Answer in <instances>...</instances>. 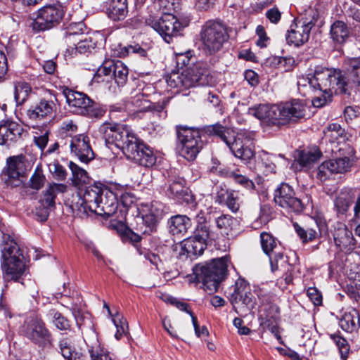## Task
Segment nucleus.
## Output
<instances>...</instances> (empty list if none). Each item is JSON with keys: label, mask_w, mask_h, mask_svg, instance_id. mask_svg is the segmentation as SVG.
<instances>
[{"label": "nucleus", "mask_w": 360, "mask_h": 360, "mask_svg": "<svg viewBox=\"0 0 360 360\" xmlns=\"http://www.w3.org/2000/svg\"><path fill=\"white\" fill-rule=\"evenodd\" d=\"M319 18V13L314 8L306 11L304 16L295 20L290 25V29L286 34V41L288 44L300 46L308 41L312 27Z\"/></svg>", "instance_id": "nucleus-11"}, {"label": "nucleus", "mask_w": 360, "mask_h": 360, "mask_svg": "<svg viewBox=\"0 0 360 360\" xmlns=\"http://www.w3.org/2000/svg\"><path fill=\"white\" fill-rule=\"evenodd\" d=\"M112 322L117 328L115 337L117 340H120L124 335L128 334L127 322L125 319L120 318L119 316L113 318Z\"/></svg>", "instance_id": "nucleus-53"}, {"label": "nucleus", "mask_w": 360, "mask_h": 360, "mask_svg": "<svg viewBox=\"0 0 360 360\" xmlns=\"http://www.w3.org/2000/svg\"><path fill=\"white\" fill-rule=\"evenodd\" d=\"M104 8L108 18L114 21L122 20L128 14L127 0H107Z\"/></svg>", "instance_id": "nucleus-24"}, {"label": "nucleus", "mask_w": 360, "mask_h": 360, "mask_svg": "<svg viewBox=\"0 0 360 360\" xmlns=\"http://www.w3.org/2000/svg\"><path fill=\"white\" fill-rule=\"evenodd\" d=\"M98 132L109 148L112 146L120 148L127 159L146 167L155 165L156 157L153 150L139 139L128 126L106 122L100 125Z\"/></svg>", "instance_id": "nucleus-2"}, {"label": "nucleus", "mask_w": 360, "mask_h": 360, "mask_svg": "<svg viewBox=\"0 0 360 360\" xmlns=\"http://www.w3.org/2000/svg\"><path fill=\"white\" fill-rule=\"evenodd\" d=\"M25 158L22 155L9 158L7 160V171L6 183L12 187L19 186L23 181L26 169L24 162Z\"/></svg>", "instance_id": "nucleus-21"}, {"label": "nucleus", "mask_w": 360, "mask_h": 360, "mask_svg": "<svg viewBox=\"0 0 360 360\" xmlns=\"http://www.w3.org/2000/svg\"><path fill=\"white\" fill-rule=\"evenodd\" d=\"M340 328L346 332L352 333L357 330L360 326V316L355 309H351L344 314L340 319Z\"/></svg>", "instance_id": "nucleus-30"}, {"label": "nucleus", "mask_w": 360, "mask_h": 360, "mask_svg": "<svg viewBox=\"0 0 360 360\" xmlns=\"http://www.w3.org/2000/svg\"><path fill=\"white\" fill-rule=\"evenodd\" d=\"M345 64L352 81L350 82L351 84H355L360 86V57L347 58L345 60Z\"/></svg>", "instance_id": "nucleus-38"}, {"label": "nucleus", "mask_w": 360, "mask_h": 360, "mask_svg": "<svg viewBox=\"0 0 360 360\" xmlns=\"http://www.w3.org/2000/svg\"><path fill=\"white\" fill-rule=\"evenodd\" d=\"M205 131L209 135L219 137L234 156L245 162H248L255 156L253 143L251 140L245 137L244 134L240 133L235 136L233 131L220 124L207 126Z\"/></svg>", "instance_id": "nucleus-7"}, {"label": "nucleus", "mask_w": 360, "mask_h": 360, "mask_svg": "<svg viewBox=\"0 0 360 360\" xmlns=\"http://www.w3.org/2000/svg\"><path fill=\"white\" fill-rule=\"evenodd\" d=\"M44 181L45 176L41 171L36 170L30 179V187L34 190H39L43 187Z\"/></svg>", "instance_id": "nucleus-58"}, {"label": "nucleus", "mask_w": 360, "mask_h": 360, "mask_svg": "<svg viewBox=\"0 0 360 360\" xmlns=\"http://www.w3.org/2000/svg\"><path fill=\"white\" fill-rule=\"evenodd\" d=\"M64 94L69 107L75 112L89 118H100L103 116L105 110L86 94L70 89H68Z\"/></svg>", "instance_id": "nucleus-14"}, {"label": "nucleus", "mask_w": 360, "mask_h": 360, "mask_svg": "<svg viewBox=\"0 0 360 360\" xmlns=\"http://www.w3.org/2000/svg\"><path fill=\"white\" fill-rule=\"evenodd\" d=\"M352 200L349 194L341 193L335 200V207L338 214H345L352 205Z\"/></svg>", "instance_id": "nucleus-49"}, {"label": "nucleus", "mask_w": 360, "mask_h": 360, "mask_svg": "<svg viewBox=\"0 0 360 360\" xmlns=\"http://www.w3.org/2000/svg\"><path fill=\"white\" fill-rule=\"evenodd\" d=\"M58 347L61 355L66 360H77L80 358V353L75 351L70 338H64L60 340Z\"/></svg>", "instance_id": "nucleus-35"}, {"label": "nucleus", "mask_w": 360, "mask_h": 360, "mask_svg": "<svg viewBox=\"0 0 360 360\" xmlns=\"http://www.w3.org/2000/svg\"><path fill=\"white\" fill-rule=\"evenodd\" d=\"M184 185L185 180L183 178H174L169 184L167 192H169L173 198H181L187 193V190L185 188Z\"/></svg>", "instance_id": "nucleus-45"}, {"label": "nucleus", "mask_w": 360, "mask_h": 360, "mask_svg": "<svg viewBox=\"0 0 360 360\" xmlns=\"http://www.w3.org/2000/svg\"><path fill=\"white\" fill-rule=\"evenodd\" d=\"M349 37V29L347 24L341 20L335 21L330 26V37L336 45L345 44Z\"/></svg>", "instance_id": "nucleus-28"}, {"label": "nucleus", "mask_w": 360, "mask_h": 360, "mask_svg": "<svg viewBox=\"0 0 360 360\" xmlns=\"http://www.w3.org/2000/svg\"><path fill=\"white\" fill-rule=\"evenodd\" d=\"M20 331L25 337L40 347H45L51 343V333L44 321L37 316L27 317Z\"/></svg>", "instance_id": "nucleus-15"}, {"label": "nucleus", "mask_w": 360, "mask_h": 360, "mask_svg": "<svg viewBox=\"0 0 360 360\" xmlns=\"http://www.w3.org/2000/svg\"><path fill=\"white\" fill-rule=\"evenodd\" d=\"M71 44L75 46V52L79 53L89 52L91 49H94L96 45L92 37L88 34L82 35L79 39H77V41H72Z\"/></svg>", "instance_id": "nucleus-37"}, {"label": "nucleus", "mask_w": 360, "mask_h": 360, "mask_svg": "<svg viewBox=\"0 0 360 360\" xmlns=\"http://www.w3.org/2000/svg\"><path fill=\"white\" fill-rule=\"evenodd\" d=\"M47 316L58 329L61 330L70 329V325L69 321L57 310L54 309H50L47 314Z\"/></svg>", "instance_id": "nucleus-44"}, {"label": "nucleus", "mask_w": 360, "mask_h": 360, "mask_svg": "<svg viewBox=\"0 0 360 360\" xmlns=\"http://www.w3.org/2000/svg\"><path fill=\"white\" fill-rule=\"evenodd\" d=\"M231 28L219 20H210L205 22L200 31L203 50L212 55L219 51L229 39Z\"/></svg>", "instance_id": "nucleus-10"}, {"label": "nucleus", "mask_w": 360, "mask_h": 360, "mask_svg": "<svg viewBox=\"0 0 360 360\" xmlns=\"http://www.w3.org/2000/svg\"><path fill=\"white\" fill-rule=\"evenodd\" d=\"M230 299L233 304L241 301L244 304L248 305L252 302V294L249 285L244 280H238L236 282Z\"/></svg>", "instance_id": "nucleus-25"}, {"label": "nucleus", "mask_w": 360, "mask_h": 360, "mask_svg": "<svg viewBox=\"0 0 360 360\" xmlns=\"http://www.w3.org/2000/svg\"><path fill=\"white\" fill-rule=\"evenodd\" d=\"M360 115V108L359 107L347 106L344 110V117L347 122L352 121Z\"/></svg>", "instance_id": "nucleus-61"}, {"label": "nucleus", "mask_w": 360, "mask_h": 360, "mask_svg": "<svg viewBox=\"0 0 360 360\" xmlns=\"http://www.w3.org/2000/svg\"><path fill=\"white\" fill-rule=\"evenodd\" d=\"M330 338L333 340L339 349L341 360H347L350 350L347 340L335 334L331 335Z\"/></svg>", "instance_id": "nucleus-51"}, {"label": "nucleus", "mask_w": 360, "mask_h": 360, "mask_svg": "<svg viewBox=\"0 0 360 360\" xmlns=\"http://www.w3.org/2000/svg\"><path fill=\"white\" fill-rule=\"evenodd\" d=\"M207 246V243L195 237H191L184 241L183 248L188 256L201 255Z\"/></svg>", "instance_id": "nucleus-33"}, {"label": "nucleus", "mask_w": 360, "mask_h": 360, "mask_svg": "<svg viewBox=\"0 0 360 360\" xmlns=\"http://www.w3.org/2000/svg\"><path fill=\"white\" fill-rule=\"evenodd\" d=\"M55 108L56 104L53 101L41 99L34 108L27 110V115L31 120L41 119L51 116Z\"/></svg>", "instance_id": "nucleus-26"}, {"label": "nucleus", "mask_w": 360, "mask_h": 360, "mask_svg": "<svg viewBox=\"0 0 360 360\" xmlns=\"http://www.w3.org/2000/svg\"><path fill=\"white\" fill-rule=\"evenodd\" d=\"M30 85L25 82H18L14 86V98L17 105L23 104L31 93Z\"/></svg>", "instance_id": "nucleus-39"}, {"label": "nucleus", "mask_w": 360, "mask_h": 360, "mask_svg": "<svg viewBox=\"0 0 360 360\" xmlns=\"http://www.w3.org/2000/svg\"><path fill=\"white\" fill-rule=\"evenodd\" d=\"M191 226V220L185 215H176L169 221V231L172 235H184Z\"/></svg>", "instance_id": "nucleus-31"}, {"label": "nucleus", "mask_w": 360, "mask_h": 360, "mask_svg": "<svg viewBox=\"0 0 360 360\" xmlns=\"http://www.w3.org/2000/svg\"><path fill=\"white\" fill-rule=\"evenodd\" d=\"M271 271L274 272L276 270H283L288 271L290 268L288 266V257H285L282 252L277 250L269 257Z\"/></svg>", "instance_id": "nucleus-40"}, {"label": "nucleus", "mask_w": 360, "mask_h": 360, "mask_svg": "<svg viewBox=\"0 0 360 360\" xmlns=\"http://www.w3.org/2000/svg\"><path fill=\"white\" fill-rule=\"evenodd\" d=\"M193 236L205 243H207L209 240H215L217 238V234L210 229V226L205 222L198 223Z\"/></svg>", "instance_id": "nucleus-41"}, {"label": "nucleus", "mask_w": 360, "mask_h": 360, "mask_svg": "<svg viewBox=\"0 0 360 360\" xmlns=\"http://www.w3.org/2000/svg\"><path fill=\"white\" fill-rule=\"evenodd\" d=\"M49 169L53 178L58 181H63L66 179L68 173L66 169L58 161H54L49 165Z\"/></svg>", "instance_id": "nucleus-52"}, {"label": "nucleus", "mask_w": 360, "mask_h": 360, "mask_svg": "<svg viewBox=\"0 0 360 360\" xmlns=\"http://www.w3.org/2000/svg\"><path fill=\"white\" fill-rule=\"evenodd\" d=\"M229 176L233 178L235 182L244 188L252 190L255 188V184L245 176L238 174L235 172H231L229 173Z\"/></svg>", "instance_id": "nucleus-54"}, {"label": "nucleus", "mask_w": 360, "mask_h": 360, "mask_svg": "<svg viewBox=\"0 0 360 360\" xmlns=\"http://www.w3.org/2000/svg\"><path fill=\"white\" fill-rule=\"evenodd\" d=\"M324 139L331 144V151L336 158L319 166L317 176L321 181L326 180L330 174L347 172L352 165L354 155V149L347 143V134L340 124H329L324 131Z\"/></svg>", "instance_id": "nucleus-3"}, {"label": "nucleus", "mask_w": 360, "mask_h": 360, "mask_svg": "<svg viewBox=\"0 0 360 360\" xmlns=\"http://www.w3.org/2000/svg\"><path fill=\"white\" fill-rule=\"evenodd\" d=\"M167 84L172 89H187L195 86L210 85L212 77L205 65L198 63L183 70L181 72H172L167 79Z\"/></svg>", "instance_id": "nucleus-9"}, {"label": "nucleus", "mask_w": 360, "mask_h": 360, "mask_svg": "<svg viewBox=\"0 0 360 360\" xmlns=\"http://www.w3.org/2000/svg\"><path fill=\"white\" fill-rule=\"evenodd\" d=\"M146 22L158 32L167 43H169L179 32L178 20L174 15H162L158 20L150 18Z\"/></svg>", "instance_id": "nucleus-18"}, {"label": "nucleus", "mask_w": 360, "mask_h": 360, "mask_svg": "<svg viewBox=\"0 0 360 360\" xmlns=\"http://www.w3.org/2000/svg\"><path fill=\"white\" fill-rule=\"evenodd\" d=\"M129 70L120 60H107L98 68L96 75L112 77L118 86H123L127 81Z\"/></svg>", "instance_id": "nucleus-19"}, {"label": "nucleus", "mask_w": 360, "mask_h": 360, "mask_svg": "<svg viewBox=\"0 0 360 360\" xmlns=\"http://www.w3.org/2000/svg\"><path fill=\"white\" fill-rule=\"evenodd\" d=\"M191 53H178L176 56V63L179 69H183L189 65L191 60Z\"/></svg>", "instance_id": "nucleus-63"}, {"label": "nucleus", "mask_w": 360, "mask_h": 360, "mask_svg": "<svg viewBox=\"0 0 360 360\" xmlns=\"http://www.w3.org/2000/svg\"><path fill=\"white\" fill-rule=\"evenodd\" d=\"M23 128L15 122L8 121L0 125V144L7 145L18 141L23 134Z\"/></svg>", "instance_id": "nucleus-23"}, {"label": "nucleus", "mask_w": 360, "mask_h": 360, "mask_svg": "<svg viewBox=\"0 0 360 360\" xmlns=\"http://www.w3.org/2000/svg\"><path fill=\"white\" fill-rule=\"evenodd\" d=\"M101 195L102 198L98 202V207L94 213L108 218L112 216L117 211L118 193H115L105 187Z\"/></svg>", "instance_id": "nucleus-22"}, {"label": "nucleus", "mask_w": 360, "mask_h": 360, "mask_svg": "<svg viewBox=\"0 0 360 360\" xmlns=\"http://www.w3.org/2000/svg\"><path fill=\"white\" fill-rule=\"evenodd\" d=\"M306 106L300 100L278 105L258 104L248 109V114L261 120L268 126L281 127L295 122L305 115Z\"/></svg>", "instance_id": "nucleus-4"}, {"label": "nucleus", "mask_w": 360, "mask_h": 360, "mask_svg": "<svg viewBox=\"0 0 360 360\" xmlns=\"http://www.w3.org/2000/svg\"><path fill=\"white\" fill-rule=\"evenodd\" d=\"M67 186L63 184L53 183L50 184L44 193L43 198L39 201L41 207L51 208L55 205V198L58 193H64Z\"/></svg>", "instance_id": "nucleus-29"}, {"label": "nucleus", "mask_w": 360, "mask_h": 360, "mask_svg": "<svg viewBox=\"0 0 360 360\" xmlns=\"http://www.w3.org/2000/svg\"><path fill=\"white\" fill-rule=\"evenodd\" d=\"M78 126L77 123L72 120H65L63 122L58 130V136L62 139H68L74 137L77 135Z\"/></svg>", "instance_id": "nucleus-42"}, {"label": "nucleus", "mask_w": 360, "mask_h": 360, "mask_svg": "<svg viewBox=\"0 0 360 360\" xmlns=\"http://www.w3.org/2000/svg\"><path fill=\"white\" fill-rule=\"evenodd\" d=\"M163 214L162 205L159 202H153L143 210L142 217L139 219L141 223L137 224L136 232L131 229L122 225L123 230L122 236L124 240L131 243H138L141 239V235H150L156 230L158 221Z\"/></svg>", "instance_id": "nucleus-8"}, {"label": "nucleus", "mask_w": 360, "mask_h": 360, "mask_svg": "<svg viewBox=\"0 0 360 360\" xmlns=\"http://www.w3.org/2000/svg\"><path fill=\"white\" fill-rule=\"evenodd\" d=\"M101 184H95L86 187L83 194L79 193L76 198L77 200L72 201L71 208L73 213L84 218L89 215V213L95 212L98 207V200L102 198L101 193L105 188Z\"/></svg>", "instance_id": "nucleus-13"}, {"label": "nucleus", "mask_w": 360, "mask_h": 360, "mask_svg": "<svg viewBox=\"0 0 360 360\" xmlns=\"http://www.w3.org/2000/svg\"><path fill=\"white\" fill-rule=\"evenodd\" d=\"M300 92L306 95L307 89L316 94L312 99L316 108L323 107L330 100L333 94H349L352 89L350 81L340 69L316 65L313 73L297 79Z\"/></svg>", "instance_id": "nucleus-1"}, {"label": "nucleus", "mask_w": 360, "mask_h": 360, "mask_svg": "<svg viewBox=\"0 0 360 360\" xmlns=\"http://www.w3.org/2000/svg\"><path fill=\"white\" fill-rule=\"evenodd\" d=\"M293 226L296 233L304 243L312 241L318 236L319 233L317 231V225L315 226V228L307 227L304 229L301 227L297 223H295Z\"/></svg>", "instance_id": "nucleus-46"}, {"label": "nucleus", "mask_w": 360, "mask_h": 360, "mask_svg": "<svg viewBox=\"0 0 360 360\" xmlns=\"http://www.w3.org/2000/svg\"><path fill=\"white\" fill-rule=\"evenodd\" d=\"M89 142V138L84 134H77L70 141L71 153L84 163H88L94 158V153Z\"/></svg>", "instance_id": "nucleus-20"}, {"label": "nucleus", "mask_w": 360, "mask_h": 360, "mask_svg": "<svg viewBox=\"0 0 360 360\" xmlns=\"http://www.w3.org/2000/svg\"><path fill=\"white\" fill-rule=\"evenodd\" d=\"M118 195H120V202L125 207H130L136 201V195L131 191L125 190L124 191H119Z\"/></svg>", "instance_id": "nucleus-56"}, {"label": "nucleus", "mask_w": 360, "mask_h": 360, "mask_svg": "<svg viewBox=\"0 0 360 360\" xmlns=\"http://www.w3.org/2000/svg\"><path fill=\"white\" fill-rule=\"evenodd\" d=\"M177 139V149L180 155L187 160H194L203 146L199 130L178 127Z\"/></svg>", "instance_id": "nucleus-12"}, {"label": "nucleus", "mask_w": 360, "mask_h": 360, "mask_svg": "<svg viewBox=\"0 0 360 360\" xmlns=\"http://www.w3.org/2000/svg\"><path fill=\"white\" fill-rule=\"evenodd\" d=\"M90 352L91 360H114L110 353L103 349H100L99 352L92 349Z\"/></svg>", "instance_id": "nucleus-64"}, {"label": "nucleus", "mask_w": 360, "mask_h": 360, "mask_svg": "<svg viewBox=\"0 0 360 360\" xmlns=\"http://www.w3.org/2000/svg\"><path fill=\"white\" fill-rule=\"evenodd\" d=\"M1 233L0 251L3 278L6 282L18 281L25 271V258L13 236Z\"/></svg>", "instance_id": "nucleus-5"}, {"label": "nucleus", "mask_w": 360, "mask_h": 360, "mask_svg": "<svg viewBox=\"0 0 360 360\" xmlns=\"http://www.w3.org/2000/svg\"><path fill=\"white\" fill-rule=\"evenodd\" d=\"M274 200L276 205L288 212L300 213L304 208L301 200L295 196L292 186L285 183L281 184L275 189Z\"/></svg>", "instance_id": "nucleus-17"}, {"label": "nucleus", "mask_w": 360, "mask_h": 360, "mask_svg": "<svg viewBox=\"0 0 360 360\" xmlns=\"http://www.w3.org/2000/svg\"><path fill=\"white\" fill-rule=\"evenodd\" d=\"M173 303L175 304L176 308H178L179 309H180L181 311H186L191 315L194 330H195V333L197 336H199L200 334V332L198 330V320H197L196 316L188 309V304L185 302H179V301H175Z\"/></svg>", "instance_id": "nucleus-59"}, {"label": "nucleus", "mask_w": 360, "mask_h": 360, "mask_svg": "<svg viewBox=\"0 0 360 360\" xmlns=\"http://www.w3.org/2000/svg\"><path fill=\"white\" fill-rule=\"evenodd\" d=\"M69 167L72 172V182L75 186H82L89 183V177L85 169L70 161Z\"/></svg>", "instance_id": "nucleus-36"}, {"label": "nucleus", "mask_w": 360, "mask_h": 360, "mask_svg": "<svg viewBox=\"0 0 360 360\" xmlns=\"http://www.w3.org/2000/svg\"><path fill=\"white\" fill-rule=\"evenodd\" d=\"M172 4L169 0H155L153 2V8L162 15H172L169 12L172 8Z\"/></svg>", "instance_id": "nucleus-57"}, {"label": "nucleus", "mask_w": 360, "mask_h": 360, "mask_svg": "<svg viewBox=\"0 0 360 360\" xmlns=\"http://www.w3.org/2000/svg\"><path fill=\"white\" fill-rule=\"evenodd\" d=\"M230 264L228 256L214 259L210 262L198 264L193 267V274L188 276L189 281L201 283L205 290L213 293L226 278Z\"/></svg>", "instance_id": "nucleus-6"}, {"label": "nucleus", "mask_w": 360, "mask_h": 360, "mask_svg": "<svg viewBox=\"0 0 360 360\" xmlns=\"http://www.w3.org/2000/svg\"><path fill=\"white\" fill-rule=\"evenodd\" d=\"M215 223L221 235L227 237L233 236L238 226V221L229 214L219 216L215 219Z\"/></svg>", "instance_id": "nucleus-27"}, {"label": "nucleus", "mask_w": 360, "mask_h": 360, "mask_svg": "<svg viewBox=\"0 0 360 360\" xmlns=\"http://www.w3.org/2000/svg\"><path fill=\"white\" fill-rule=\"evenodd\" d=\"M125 109L136 112H147L152 109L151 103L147 100L143 94H137L131 101L128 102Z\"/></svg>", "instance_id": "nucleus-32"}, {"label": "nucleus", "mask_w": 360, "mask_h": 360, "mask_svg": "<svg viewBox=\"0 0 360 360\" xmlns=\"http://www.w3.org/2000/svg\"><path fill=\"white\" fill-rule=\"evenodd\" d=\"M256 33L259 37L256 42L257 45L261 48L266 47L269 38L266 37L264 27L258 25L256 29Z\"/></svg>", "instance_id": "nucleus-62"}, {"label": "nucleus", "mask_w": 360, "mask_h": 360, "mask_svg": "<svg viewBox=\"0 0 360 360\" xmlns=\"http://www.w3.org/2000/svg\"><path fill=\"white\" fill-rule=\"evenodd\" d=\"M271 63L285 72L292 70L297 65L295 58L291 56H274L271 59Z\"/></svg>", "instance_id": "nucleus-48"}, {"label": "nucleus", "mask_w": 360, "mask_h": 360, "mask_svg": "<svg viewBox=\"0 0 360 360\" xmlns=\"http://www.w3.org/2000/svg\"><path fill=\"white\" fill-rule=\"evenodd\" d=\"M260 238L262 248L269 257L279 249L275 238L271 234L263 232L260 234Z\"/></svg>", "instance_id": "nucleus-47"}, {"label": "nucleus", "mask_w": 360, "mask_h": 360, "mask_svg": "<svg viewBox=\"0 0 360 360\" xmlns=\"http://www.w3.org/2000/svg\"><path fill=\"white\" fill-rule=\"evenodd\" d=\"M224 205H226L233 212H236L240 208V199L238 193L233 191Z\"/></svg>", "instance_id": "nucleus-60"}, {"label": "nucleus", "mask_w": 360, "mask_h": 360, "mask_svg": "<svg viewBox=\"0 0 360 360\" xmlns=\"http://www.w3.org/2000/svg\"><path fill=\"white\" fill-rule=\"evenodd\" d=\"M321 153L318 150L313 151H301L298 154L297 162L302 167H310L321 157Z\"/></svg>", "instance_id": "nucleus-43"}, {"label": "nucleus", "mask_w": 360, "mask_h": 360, "mask_svg": "<svg viewBox=\"0 0 360 360\" xmlns=\"http://www.w3.org/2000/svg\"><path fill=\"white\" fill-rule=\"evenodd\" d=\"M136 53L143 56L146 51L139 45L127 46H122L121 45H119V50L117 51V56L118 57H125L131 53Z\"/></svg>", "instance_id": "nucleus-55"}, {"label": "nucleus", "mask_w": 360, "mask_h": 360, "mask_svg": "<svg viewBox=\"0 0 360 360\" xmlns=\"http://www.w3.org/2000/svg\"><path fill=\"white\" fill-rule=\"evenodd\" d=\"M86 27L83 22H71L65 31V41L71 44L72 41H77L82 35H85Z\"/></svg>", "instance_id": "nucleus-34"}, {"label": "nucleus", "mask_w": 360, "mask_h": 360, "mask_svg": "<svg viewBox=\"0 0 360 360\" xmlns=\"http://www.w3.org/2000/svg\"><path fill=\"white\" fill-rule=\"evenodd\" d=\"M64 14L63 7L60 4L44 6L38 10L32 27L38 32L51 29L60 22Z\"/></svg>", "instance_id": "nucleus-16"}, {"label": "nucleus", "mask_w": 360, "mask_h": 360, "mask_svg": "<svg viewBox=\"0 0 360 360\" xmlns=\"http://www.w3.org/2000/svg\"><path fill=\"white\" fill-rule=\"evenodd\" d=\"M274 157L266 153H263L260 155L261 161L258 162L259 169H263V173L267 175L269 173L275 172L276 165L273 162Z\"/></svg>", "instance_id": "nucleus-50"}]
</instances>
